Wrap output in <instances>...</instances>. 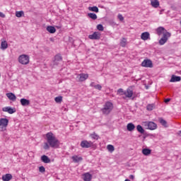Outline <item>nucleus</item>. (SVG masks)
<instances>
[{
  "label": "nucleus",
  "mask_w": 181,
  "mask_h": 181,
  "mask_svg": "<svg viewBox=\"0 0 181 181\" xmlns=\"http://www.w3.org/2000/svg\"><path fill=\"white\" fill-rule=\"evenodd\" d=\"M47 141L48 142L51 148H59V140L56 138V136L52 133L48 132L46 134Z\"/></svg>",
  "instance_id": "nucleus-1"
},
{
  "label": "nucleus",
  "mask_w": 181,
  "mask_h": 181,
  "mask_svg": "<svg viewBox=\"0 0 181 181\" xmlns=\"http://www.w3.org/2000/svg\"><path fill=\"white\" fill-rule=\"evenodd\" d=\"M112 110H114V104L110 101H107L104 104L103 108L101 109V111L104 115H108Z\"/></svg>",
  "instance_id": "nucleus-2"
},
{
  "label": "nucleus",
  "mask_w": 181,
  "mask_h": 181,
  "mask_svg": "<svg viewBox=\"0 0 181 181\" xmlns=\"http://www.w3.org/2000/svg\"><path fill=\"white\" fill-rule=\"evenodd\" d=\"M141 125L145 127L146 129H150V131H155L158 128V125L153 122H143Z\"/></svg>",
  "instance_id": "nucleus-3"
},
{
  "label": "nucleus",
  "mask_w": 181,
  "mask_h": 181,
  "mask_svg": "<svg viewBox=\"0 0 181 181\" xmlns=\"http://www.w3.org/2000/svg\"><path fill=\"white\" fill-rule=\"evenodd\" d=\"M8 124H9V120L6 118H1L0 119V131L4 132V131H6V128L8 127Z\"/></svg>",
  "instance_id": "nucleus-4"
},
{
  "label": "nucleus",
  "mask_w": 181,
  "mask_h": 181,
  "mask_svg": "<svg viewBox=\"0 0 181 181\" xmlns=\"http://www.w3.org/2000/svg\"><path fill=\"white\" fill-rule=\"evenodd\" d=\"M18 62L21 64H29L30 58L27 54H22L19 56Z\"/></svg>",
  "instance_id": "nucleus-5"
},
{
  "label": "nucleus",
  "mask_w": 181,
  "mask_h": 181,
  "mask_svg": "<svg viewBox=\"0 0 181 181\" xmlns=\"http://www.w3.org/2000/svg\"><path fill=\"white\" fill-rule=\"evenodd\" d=\"M170 36H171L170 33H164V35H163V37H161L158 42L159 45H160V46H163V45H165V43L168 42V39H169Z\"/></svg>",
  "instance_id": "nucleus-6"
},
{
  "label": "nucleus",
  "mask_w": 181,
  "mask_h": 181,
  "mask_svg": "<svg viewBox=\"0 0 181 181\" xmlns=\"http://www.w3.org/2000/svg\"><path fill=\"white\" fill-rule=\"evenodd\" d=\"M88 38L90 40H100L101 39V33L94 32L93 34L88 35Z\"/></svg>",
  "instance_id": "nucleus-7"
},
{
  "label": "nucleus",
  "mask_w": 181,
  "mask_h": 181,
  "mask_svg": "<svg viewBox=\"0 0 181 181\" xmlns=\"http://www.w3.org/2000/svg\"><path fill=\"white\" fill-rule=\"evenodd\" d=\"M141 66H142V67L152 69V67H153V64L152 63V61H151L150 59H144L141 62Z\"/></svg>",
  "instance_id": "nucleus-8"
},
{
  "label": "nucleus",
  "mask_w": 181,
  "mask_h": 181,
  "mask_svg": "<svg viewBox=\"0 0 181 181\" xmlns=\"http://www.w3.org/2000/svg\"><path fill=\"white\" fill-rule=\"evenodd\" d=\"M78 81H86V80H87V78H88V74H78L77 77H76Z\"/></svg>",
  "instance_id": "nucleus-9"
},
{
  "label": "nucleus",
  "mask_w": 181,
  "mask_h": 181,
  "mask_svg": "<svg viewBox=\"0 0 181 181\" xmlns=\"http://www.w3.org/2000/svg\"><path fill=\"white\" fill-rule=\"evenodd\" d=\"M132 95H134V90L131 88H127L124 92V97H123L124 100L125 98H132Z\"/></svg>",
  "instance_id": "nucleus-10"
},
{
  "label": "nucleus",
  "mask_w": 181,
  "mask_h": 181,
  "mask_svg": "<svg viewBox=\"0 0 181 181\" xmlns=\"http://www.w3.org/2000/svg\"><path fill=\"white\" fill-rule=\"evenodd\" d=\"M92 145H93V141H88L87 140H84L81 142V148H91Z\"/></svg>",
  "instance_id": "nucleus-11"
},
{
  "label": "nucleus",
  "mask_w": 181,
  "mask_h": 181,
  "mask_svg": "<svg viewBox=\"0 0 181 181\" xmlns=\"http://www.w3.org/2000/svg\"><path fill=\"white\" fill-rule=\"evenodd\" d=\"M2 111H4V112H8V114H13V113L16 112V110L15 108L11 107H3Z\"/></svg>",
  "instance_id": "nucleus-12"
},
{
  "label": "nucleus",
  "mask_w": 181,
  "mask_h": 181,
  "mask_svg": "<svg viewBox=\"0 0 181 181\" xmlns=\"http://www.w3.org/2000/svg\"><path fill=\"white\" fill-rule=\"evenodd\" d=\"M151 39V34L148 32H144L141 35V40H149Z\"/></svg>",
  "instance_id": "nucleus-13"
},
{
  "label": "nucleus",
  "mask_w": 181,
  "mask_h": 181,
  "mask_svg": "<svg viewBox=\"0 0 181 181\" xmlns=\"http://www.w3.org/2000/svg\"><path fill=\"white\" fill-rule=\"evenodd\" d=\"M156 32H157V35H158V36H160V35H165V33H169V32H168L165 28L163 27H159L156 29Z\"/></svg>",
  "instance_id": "nucleus-14"
},
{
  "label": "nucleus",
  "mask_w": 181,
  "mask_h": 181,
  "mask_svg": "<svg viewBox=\"0 0 181 181\" xmlns=\"http://www.w3.org/2000/svg\"><path fill=\"white\" fill-rule=\"evenodd\" d=\"M83 179L84 181H91L93 179V175L90 173H86L83 174Z\"/></svg>",
  "instance_id": "nucleus-15"
},
{
  "label": "nucleus",
  "mask_w": 181,
  "mask_h": 181,
  "mask_svg": "<svg viewBox=\"0 0 181 181\" xmlns=\"http://www.w3.org/2000/svg\"><path fill=\"white\" fill-rule=\"evenodd\" d=\"M6 95L11 101H16V95H15V94L12 93H6Z\"/></svg>",
  "instance_id": "nucleus-16"
},
{
  "label": "nucleus",
  "mask_w": 181,
  "mask_h": 181,
  "mask_svg": "<svg viewBox=\"0 0 181 181\" xmlns=\"http://www.w3.org/2000/svg\"><path fill=\"white\" fill-rule=\"evenodd\" d=\"M180 81H181L180 76H177L175 75H173L170 80V83H176V82Z\"/></svg>",
  "instance_id": "nucleus-17"
},
{
  "label": "nucleus",
  "mask_w": 181,
  "mask_h": 181,
  "mask_svg": "<svg viewBox=\"0 0 181 181\" xmlns=\"http://www.w3.org/2000/svg\"><path fill=\"white\" fill-rule=\"evenodd\" d=\"M151 1V5L153 6V8H159V1L158 0H150Z\"/></svg>",
  "instance_id": "nucleus-18"
},
{
  "label": "nucleus",
  "mask_w": 181,
  "mask_h": 181,
  "mask_svg": "<svg viewBox=\"0 0 181 181\" xmlns=\"http://www.w3.org/2000/svg\"><path fill=\"white\" fill-rule=\"evenodd\" d=\"M20 101H21V105H23V107H26V105H29V104H30V101L25 98L21 99Z\"/></svg>",
  "instance_id": "nucleus-19"
},
{
  "label": "nucleus",
  "mask_w": 181,
  "mask_h": 181,
  "mask_svg": "<svg viewBox=\"0 0 181 181\" xmlns=\"http://www.w3.org/2000/svg\"><path fill=\"white\" fill-rule=\"evenodd\" d=\"M127 131H129V132H132V131H134V129H135V124L133 123H129L127 125Z\"/></svg>",
  "instance_id": "nucleus-20"
},
{
  "label": "nucleus",
  "mask_w": 181,
  "mask_h": 181,
  "mask_svg": "<svg viewBox=\"0 0 181 181\" xmlns=\"http://www.w3.org/2000/svg\"><path fill=\"white\" fill-rule=\"evenodd\" d=\"M41 160L44 163H50V158H49L46 155L42 156Z\"/></svg>",
  "instance_id": "nucleus-21"
},
{
  "label": "nucleus",
  "mask_w": 181,
  "mask_h": 181,
  "mask_svg": "<svg viewBox=\"0 0 181 181\" xmlns=\"http://www.w3.org/2000/svg\"><path fill=\"white\" fill-rule=\"evenodd\" d=\"M151 152H152V150L149 148H143L142 150V153L145 156H148V155H151Z\"/></svg>",
  "instance_id": "nucleus-22"
},
{
  "label": "nucleus",
  "mask_w": 181,
  "mask_h": 181,
  "mask_svg": "<svg viewBox=\"0 0 181 181\" xmlns=\"http://www.w3.org/2000/svg\"><path fill=\"white\" fill-rule=\"evenodd\" d=\"M12 179V175L11 174H6L2 176V180L4 181H9Z\"/></svg>",
  "instance_id": "nucleus-23"
},
{
  "label": "nucleus",
  "mask_w": 181,
  "mask_h": 181,
  "mask_svg": "<svg viewBox=\"0 0 181 181\" xmlns=\"http://www.w3.org/2000/svg\"><path fill=\"white\" fill-rule=\"evenodd\" d=\"M71 159L75 163H78V162L83 160V158L78 157L77 156H72Z\"/></svg>",
  "instance_id": "nucleus-24"
},
{
  "label": "nucleus",
  "mask_w": 181,
  "mask_h": 181,
  "mask_svg": "<svg viewBox=\"0 0 181 181\" xmlns=\"http://www.w3.org/2000/svg\"><path fill=\"white\" fill-rule=\"evenodd\" d=\"M62 60H63V58H62V55L57 54L54 57V63L55 64H57V63H59V62H62Z\"/></svg>",
  "instance_id": "nucleus-25"
},
{
  "label": "nucleus",
  "mask_w": 181,
  "mask_h": 181,
  "mask_svg": "<svg viewBox=\"0 0 181 181\" xmlns=\"http://www.w3.org/2000/svg\"><path fill=\"white\" fill-rule=\"evenodd\" d=\"M47 30L49 33H56V28L52 25H48L47 27Z\"/></svg>",
  "instance_id": "nucleus-26"
},
{
  "label": "nucleus",
  "mask_w": 181,
  "mask_h": 181,
  "mask_svg": "<svg viewBox=\"0 0 181 181\" xmlns=\"http://www.w3.org/2000/svg\"><path fill=\"white\" fill-rule=\"evenodd\" d=\"M1 50H5L8 49V42L6 41H1Z\"/></svg>",
  "instance_id": "nucleus-27"
},
{
  "label": "nucleus",
  "mask_w": 181,
  "mask_h": 181,
  "mask_svg": "<svg viewBox=\"0 0 181 181\" xmlns=\"http://www.w3.org/2000/svg\"><path fill=\"white\" fill-rule=\"evenodd\" d=\"M107 149L111 153H112V152H114V151H115V148L114 147V146H112L111 144H109L107 146Z\"/></svg>",
  "instance_id": "nucleus-28"
},
{
  "label": "nucleus",
  "mask_w": 181,
  "mask_h": 181,
  "mask_svg": "<svg viewBox=\"0 0 181 181\" xmlns=\"http://www.w3.org/2000/svg\"><path fill=\"white\" fill-rule=\"evenodd\" d=\"M55 103L57 104H61V103L63 101V96H58L54 98Z\"/></svg>",
  "instance_id": "nucleus-29"
},
{
  "label": "nucleus",
  "mask_w": 181,
  "mask_h": 181,
  "mask_svg": "<svg viewBox=\"0 0 181 181\" xmlns=\"http://www.w3.org/2000/svg\"><path fill=\"white\" fill-rule=\"evenodd\" d=\"M88 16L90 18V19H93V21H95V19H97V14L93 13H88Z\"/></svg>",
  "instance_id": "nucleus-30"
},
{
  "label": "nucleus",
  "mask_w": 181,
  "mask_h": 181,
  "mask_svg": "<svg viewBox=\"0 0 181 181\" xmlns=\"http://www.w3.org/2000/svg\"><path fill=\"white\" fill-rule=\"evenodd\" d=\"M136 129H137L138 132H140V134H144V132H145V129H144L142 126H141L139 124L137 125Z\"/></svg>",
  "instance_id": "nucleus-31"
},
{
  "label": "nucleus",
  "mask_w": 181,
  "mask_h": 181,
  "mask_svg": "<svg viewBox=\"0 0 181 181\" xmlns=\"http://www.w3.org/2000/svg\"><path fill=\"white\" fill-rule=\"evenodd\" d=\"M88 10L91 12H96V13H98V7L97 6L88 7Z\"/></svg>",
  "instance_id": "nucleus-32"
},
{
  "label": "nucleus",
  "mask_w": 181,
  "mask_h": 181,
  "mask_svg": "<svg viewBox=\"0 0 181 181\" xmlns=\"http://www.w3.org/2000/svg\"><path fill=\"white\" fill-rule=\"evenodd\" d=\"M120 46L122 47H125L127 46V39L126 38H122L121 42H120Z\"/></svg>",
  "instance_id": "nucleus-33"
},
{
  "label": "nucleus",
  "mask_w": 181,
  "mask_h": 181,
  "mask_svg": "<svg viewBox=\"0 0 181 181\" xmlns=\"http://www.w3.org/2000/svg\"><path fill=\"white\" fill-rule=\"evenodd\" d=\"M117 95H125V90L122 88H119L117 90Z\"/></svg>",
  "instance_id": "nucleus-34"
},
{
  "label": "nucleus",
  "mask_w": 181,
  "mask_h": 181,
  "mask_svg": "<svg viewBox=\"0 0 181 181\" xmlns=\"http://www.w3.org/2000/svg\"><path fill=\"white\" fill-rule=\"evenodd\" d=\"M155 108V105L153 104H149L146 107V110L148 111H152Z\"/></svg>",
  "instance_id": "nucleus-35"
},
{
  "label": "nucleus",
  "mask_w": 181,
  "mask_h": 181,
  "mask_svg": "<svg viewBox=\"0 0 181 181\" xmlns=\"http://www.w3.org/2000/svg\"><path fill=\"white\" fill-rule=\"evenodd\" d=\"M23 15H24L23 11H16V16L17 18H22Z\"/></svg>",
  "instance_id": "nucleus-36"
},
{
  "label": "nucleus",
  "mask_w": 181,
  "mask_h": 181,
  "mask_svg": "<svg viewBox=\"0 0 181 181\" xmlns=\"http://www.w3.org/2000/svg\"><path fill=\"white\" fill-rule=\"evenodd\" d=\"M90 138H92V139H96L98 140V139L100 138V136L95 134V133H93L90 134Z\"/></svg>",
  "instance_id": "nucleus-37"
},
{
  "label": "nucleus",
  "mask_w": 181,
  "mask_h": 181,
  "mask_svg": "<svg viewBox=\"0 0 181 181\" xmlns=\"http://www.w3.org/2000/svg\"><path fill=\"white\" fill-rule=\"evenodd\" d=\"M159 121H160V124L161 125H163L164 127H166V124H167L166 120H165V119H163L162 118H160Z\"/></svg>",
  "instance_id": "nucleus-38"
},
{
  "label": "nucleus",
  "mask_w": 181,
  "mask_h": 181,
  "mask_svg": "<svg viewBox=\"0 0 181 181\" xmlns=\"http://www.w3.org/2000/svg\"><path fill=\"white\" fill-rule=\"evenodd\" d=\"M97 29H98V30L103 32V31H104V26H103V25H101V24H99L97 25Z\"/></svg>",
  "instance_id": "nucleus-39"
},
{
  "label": "nucleus",
  "mask_w": 181,
  "mask_h": 181,
  "mask_svg": "<svg viewBox=\"0 0 181 181\" xmlns=\"http://www.w3.org/2000/svg\"><path fill=\"white\" fill-rule=\"evenodd\" d=\"M39 172H41V173H45L46 172V168H45L43 166H40L39 168Z\"/></svg>",
  "instance_id": "nucleus-40"
},
{
  "label": "nucleus",
  "mask_w": 181,
  "mask_h": 181,
  "mask_svg": "<svg viewBox=\"0 0 181 181\" xmlns=\"http://www.w3.org/2000/svg\"><path fill=\"white\" fill-rule=\"evenodd\" d=\"M94 88H95L96 90H101V89L103 88V86H101V85L100 84H98L94 86Z\"/></svg>",
  "instance_id": "nucleus-41"
},
{
  "label": "nucleus",
  "mask_w": 181,
  "mask_h": 181,
  "mask_svg": "<svg viewBox=\"0 0 181 181\" xmlns=\"http://www.w3.org/2000/svg\"><path fill=\"white\" fill-rule=\"evenodd\" d=\"M49 148H50V146H49V144L45 143V144H44V149L47 150V149H49Z\"/></svg>",
  "instance_id": "nucleus-42"
},
{
  "label": "nucleus",
  "mask_w": 181,
  "mask_h": 181,
  "mask_svg": "<svg viewBox=\"0 0 181 181\" xmlns=\"http://www.w3.org/2000/svg\"><path fill=\"white\" fill-rule=\"evenodd\" d=\"M117 18H118V19L120 20L121 21H124V16H122V14H119V15L117 16Z\"/></svg>",
  "instance_id": "nucleus-43"
},
{
  "label": "nucleus",
  "mask_w": 181,
  "mask_h": 181,
  "mask_svg": "<svg viewBox=\"0 0 181 181\" xmlns=\"http://www.w3.org/2000/svg\"><path fill=\"white\" fill-rule=\"evenodd\" d=\"M129 179H132V180H134V179H135V177L134 176V175H130Z\"/></svg>",
  "instance_id": "nucleus-44"
},
{
  "label": "nucleus",
  "mask_w": 181,
  "mask_h": 181,
  "mask_svg": "<svg viewBox=\"0 0 181 181\" xmlns=\"http://www.w3.org/2000/svg\"><path fill=\"white\" fill-rule=\"evenodd\" d=\"M0 18H5V15L4 14V13L0 12Z\"/></svg>",
  "instance_id": "nucleus-45"
},
{
  "label": "nucleus",
  "mask_w": 181,
  "mask_h": 181,
  "mask_svg": "<svg viewBox=\"0 0 181 181\" xmlns=\"http://www.w3.org/2000/svg\"><path fill=\"white\" fill-rule=\"evenodd\" d=\"M169 101H170V98H167V99H165L164 100L165 103H169Z\"/></svg>",
  "instance_id": "nucleus-46"
},
{
  "label": "nucleus",
  "mask_w": 181,
  "mask_h": 181,
  "mask_svg": "<svg viewBox=\"0 0 181 181\" xmlns=\"http://www.w3.org/2000/svg\"><path fill=\"white\" fill-rule=\"evenodd\" d=\"M90 87H94V86H95V85H94V82H92V83L90 84Z\"/></svg>",
  "instance_id": "nucleus-47"
},
{
  "label": "nucleus",
  "mask_w": 181,
  "mask_h": 181,
  "mask_svg": "<svg viewBox=\"0 0 181 181\" xmlns=\"http://www.w3.org/2000/svg\"><path fill=\"white\" fill-rule=\"evenodd\" d=\"M124 181H131V180H129V179H126Z\"/></svg>",
  "instance_id": "nucleus-48"
},
{
  "label": "nucleus",
  "mask_w": 181,
  "mask_h": 181,
  "mask_svg": "<svg viewBox=\"0 0 181 181\" xmlns=\"http://www.w3.org/2000/svg\"><path fill=\"white\" fill-rule=\"evenodd\" d=\"M178 134H181V131H180V132H178Z\"/></svg>",
  "instance_id": "nucleus-49"
}]
</instances>
